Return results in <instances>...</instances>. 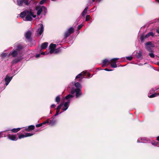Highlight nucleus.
I'll return each instance as SVG.
<instances>
[{"mask_svg":"<svg viewBox=\"0 0 159 159\" xmlns=\"http://www.w3.org/2000/svg\"><path fill=\"white\" fill-rule=\"evenodd\" d=\"M86 71H83L82 72L79 74L78 75L76 76L75 78L77 79L80 78L82 75L83 73L84 74H86Z\"/></svg>","mask_w":159,"mask_h":159,"instance_id":"nucleus-21","label":"nucleus"},{"mask_svg":"<svg viewBox=\"0 0 159 159\" xmlns=\"http://www.w3.org/2000/svg\"><path fill=\"white\" fill-rule=\"evenodd\" d=\"M23 3H24L25 5H28L30 3V2L29 0H23Z\"/></svg>","mask_w":159,"mask_h":159,"instance_id":"nucleus-25","label":"nucleus"},{"mask_svg":"<svg viewBox=\"0 0 159 159\" xmlns=\"http://www.w3.org/2000/svg\"><path fill=\"white\" fill-rule=\"evenodd\" d=\"M60 98L59 96H57V97L56 98L55 101H56L58 103L60 102Z\"/></svg>","mask_w":159,"mask_h":159,"instance_id":"nucleus-29","label":"nucleus"},{"mask_svg":"<svg viewBox=\"0 0 159 159\" xmlns=\"http://www.w3.org/2000/svg\"><path fill=\"white\" fill-rule=\"evenodd\" d=\"M148 141V139L143 138H139L137 140L138 142L139 143H142V142H145L146 141Z\"/></svg>","mask_w":159,"mask_h":159,"instance_id":"nucleus-13","label":"nucleus"},{"mask_svg":"<svg viewBox=\"0 0 159 159\" xmlns=\"http://www.w3.org/2000/svg\"><path fill=\"white\" fill-rule=\"evenodd\" d=\"M48 43L47 42H44L42 44L41 46V48L42 49H45L48 46Z\"/></svg>","mask_w":159,"mask_h":159,"instance_id":"nucleus-15","label":"nucleus"},{"mask_svg":"<svg viewBox=\"0 0 159 159\" xmlns=\"http://www.w3.org/2000/svg\"><path fill=\"white\" fill-rule=\"evenodd\" d=\"M1 135V133H0V135Z\"/></svg>","mask_w":159,"mask_h":159,"instance_id":"nucleus-57","label":"nucleus"},{"mask_svg":"<svg viewBox=\"0 0 159 159\" xmlns=\"http://www.w3.org/2000/svg\"><path fill=\"white\" fill-rule=\"evenodd\" d=\"M47 0H42L39 2L40 4H43Z\"/></svg>","mask_w":159,"mask_h":159,"instance_id":"nucleus-34","label":"nucleus"},{"mask_svg":"<svg viewBox=\"0 0 159 159\" xmlns=\"http://www.w3.org/2000/svg\"><path fill=\"white\" fill-rule=\"evenodd\" d=\"M18 138L16 135H11V140L15 141L17 140Z\"/></svg>","mask_w":159,"mask_h":159,"instance_id":"nucleus-18","label":"nucleus"},{"mask_svg":"<svg viewBox=\"0 0 159 159\" xmlns=\"http://www.w3.org/2000/svg\"><path fill=\"white\" fill-rule=\"evenodd\" d=\"M49 123V120H47L46 121H44L42 123H40V124H37V125L36 126L37 127H39L43 125V124H45L46 123Z\"/></svg>","mask_w":159,"mask_h":159,"instance_id":"nucleus-16","label":"nucleus"},{"mask_svg":"<svg viewBox=\"0 0 159 159\" xmlns=\"http://www.w3.org/2000/svg\"><path fill=\"white\" fill-rule=\"evenodd\" d=\"M35 10L37 11V15H39L42 12L45 15L47 12L46 8L44 6H37L35 7Z\"/></svg>","mask_w":159,"mask_h":159,"instance_id":"nucleus-5","label":"nucleus"},{"mask_svg":"<svg viewBox=\"0 0 159 159\" xmlns=\"http://www.w3.org/2000/svg\"><path fill=\"white\" fill-rule=\"evenodd\" d=\"M83 26V25H79L77 27V29L78 30H80Z\"/></svg>","mask_w":159,"mask_h":159,"instance_id":"nucleus-36","label":"nucleus"},{"mask_svg":"<svg viewBox=\"0 0 159 159\" xmlns=\"http://www.w3.org/2000/svg\"><path fill=\"white\" fill-rule=\"evenodd\" d=\"M95 0H92L93 2H94Z\"/></svg>","mask_w":159,"mask_h":159,"instance_id":"nucleus-55","label":"nucleus"},{"mask_svg":"<svg viewBox=\"0 0 159 159\" xmlns=\"http://www.w3.org/2000/svg\"><path fill=\"white\" fill-rule=\"evenodd\" d=\"M154 34L152 32H150L148 33L145 36L144 34H143L141 35L140 39L142 42H143L145 38H148L150 36L153 37Z\"/></svg>","mask_w":159,"mask_h":159,"instance_id":"nucleus-7","label":"nucleus"},{"mask_svg":"<svg viewBox=\"0 0 159 159\" xmlns=\"http://www.w3.org/2000/svg\"><path fill=\"white\" fill-rule=\"evenodd\" d=\"M31 34V32L30 31H27L25 34V36L26 39H29L30 38Z\"/></svg>","mask_w":159,"mask_h":159,"instance_id":"nucleus-14","label":"nucleus"},{"mask_svg":"<svg viewBox=\"0 0 159 159\" xmlns=\"http://www.w3.org/2000/svg\"><path fill=\"white\" fill-rule=\"evenodd\" d=\"M20 16L22 18L25 16V18H24V20L31 21L32 20V17L35 18L36 15H34L31 9H29L24 11L21 13Z\"/></svg>","mask_w":159,"mask_h":159,"instance_id":"nucleus-2","label":"nucleus"},{"mask_svg":"<svg viewBox=\"0 0 159 159\" xmlns=\"http://www.w3.org/2000/svg\"><path fill=\"white\" fill-rule=\"evenodd\" d=\"M40 29L39 32V34L40 35L43 33V26L42 24L40 25Z\"/></svg>","mask_w":159,"mask_h":159,"instance_id":"nucleus-17","label":"nucleus"},{"mask_svg":"<svg viewBox=\"0 0 159 159\" xmlns=\"http://www.w3.org/2000/svg\"><path fill=\"white\" fill-rule=\"evenodd\" d=\"M56 46L55 44L51 43L49 46L50 53L51 54L53 53L57 54L60 52V48L55 49Z\"/></svg>","mask_w":159,"mask_h":159,"instance_id":"nucleus-6","label":"nucleus"},{"mask_svg":"<svg viewBox=\"0 0 159 159\" xmlns=\"http://www.w3.org/2000/svg\"><path fill=\"white\" fill-rule=\"evenodd\" d=\"M40 54H41V55H45V54H47V53L46 52H42Z\"/></svg>","mask_w":159,"mask_h":159,"instance_id":"nucleus-42","label":"nucleus"},{"mask_svg":"<svg viewBox=\"0 0 159 159\" xmlns=\"http://www.w3.org/2000/svg\"><path fill=\"white\" fill-rule=\"evenodd\" d=\"M87 12L86 11L84 10L82 13V16H84L86 14Z\"/></svg>","mask_w":159,"mask_h":159,"instance_id":"nucleus-35","label":"nucleus"},{"mask_svg":"<svg viewBox=\"0 0 159 159\" xmlns=\"http://www.w3.org/2000/svg\"><path fill=\"white\" fill-rule=\"evenodd\" d=\"M25 130L26 131H29V132L30 131V129L29 126L28 127L25 128Z\"/></svg>","mask_w":159,"mask_h":159,"instance_id":"nucleus-37","label":"nucleus"},{"mask_svg":"<svg viewBox=\"0 0 159 159\" xmlns=\"http://www.w3.org/2000/svg\"><path fill=\"white\" fill-rule=\"evenodd\" d=\"M8 138L10 139V134H9L8 135Z\"/></svg>","mask_w":159,"mask_h":159,"instance_id":"nucleus-51","label":"nucleus"},{"mask_svg":"<svg viewBox=\"0 0 159 159\" xmlns=\"http://www.w3.org/2000/svg\"><path fill=\"white\" fill-rule=\"evenodd\" d=\"M105 70L107 71H111L113 70H109L107 68H105L104 69Z\"/></svg>","mask_w":159,"mask_h":159,"instance_id":"nucleus-40","label":"nucleus"},{"mask_svg":"<svg viewBox=\"0 0 159 159\" xmlns=\"http://www.w3.org/2000/svg\"><path fill=\"white\" fill-rule=\"evenodd\" d=\"M56 123V121L55 120H51L49 122V123H49V125H50L51 126H52L54 125Z\"/></svg>","mask_w":159,"mask_h":159,"instance_id":"nucleus-22","label":"nucleus"},{"mask_svg":"<svg viewBox=\"0 0 159 159\" xmlns=\"http://www.w3.org/2000/svg\"><path fill=\"white\" fill-rule=\"evenodd\" d=\"M157 64L159 66V62H157Z\"/></svg>","mask_w":159,"mask_h":159,"instance_id":"nucleus-53","label":"nucleus"},{"mask_svg":"<svg viewBox=\"0 0 159 159\" xmlns=\"http://www.w3.org/2000/svg\"><path fill=\"white\" fill-rule=\"evenodd\" d=\"M154 47V45L150 42H148L146 43V48L149 52L152 51V48Z\"/></svg>","mask_w":159,"mask_h":159,"instance_id":"nucleus-8","label":"nucleus"},{"mask_svg":"<svg viewBox=\"0 0 159 159\" xmlns=\"http://www.w3.org/2000/svg\"><path fill=\"white\" fill-rule=\"evenodd\" d=\"M110 61L107 59H105L102 61L103 66H108L110 64Z\"/></svg>","mask_w":159,"mask_h":159,"instance_id":"nucleus-11","label":"nucleus"},{"mask_svg":"<svg viewBox=\"0 0 159 159\" xmlns=\"http://www.w3.org/2000/svg\"><path fill=\"white\" fill-rule=\"evenodd\" d=\"M152 144L153 145H156L157 144V143H152Z\"/></svg>","mask_w":159,"mask_h":159,"instance_id":"nucleus-48","label":"nucleus"},{"mask_svg":"<svg viewBox=\"0 0 159 159\" xmlns=\"http://www.w3.org/2000/svg\"><path fill=\"white\" fill-rule=\"evenodd\" d=\"M4 81L6 85H8L10 82V76L7 75L4 79Z\"/></svg>","mask_w":159,"mask_h":159,"instance_id":"nucleus-12","label":"nucleus"},{"mask_svg":"<svg viewBox=\"0 0 159 159\" xmlns=\"http://www.w3.org/2000/svg\"><path fill=\"white\" fill-rule=\"evenodd\" d=\"M17 3L19 6H21L23 3V0H17Z\"/></svg>","mask_w":159,"mask_h":159,"instance_id":"nucleus-20","label":"nucleus"},{"mask_svg":"<svg viewBox=\"0 0 159 159\" xmlns=\"http://www.w3.org/2000/svg\"><path fill=\"white\" fill-rule=\"evenodd\" d=\"M142 52L141 51H139V53H137L136 57L138 58H141L142 57Z\"/></svg>","mask_w":159,"mask_h":159,"instance_id":"nucleus-23","label":"nucleus"},{"mask_svg":"<svg viewBox=\"0 0 159 159\" xmlns=\"http://www.w3.org/2000/svg\"><path fill=\"white\" fill-rule=\"evenodd\" d=\"M157 33L159 34V30H157Z\"/></svg>","mask_w":159,"mask_h":159,"instance_id":"nucleus-52","label":"nucleus"},{"mask_svg":"<svg viewBox=\"0 0 159 159\" xmlns=\"http://www.w3.org/2000/svg\"><path fill=\"white\" fill-rule=\"evenodd\" d=\"M40 55H41L40 54H38L37 55H36V57H39V56H40Z\"/></svg>","mask_w":159,"mask_h":159,"instance_id":"nucleus-47","label":"nucleus"},{"mask_svg":"<svg viewBox=\"0 0 159 159\" xmlns=\"http://www.w3.org/2000/svg\"><path fill=\"white\" fill-rule=\"evenodd\" d=\"M60 110H57L56 114L55 115V116H56L59 114V111Z\"/></svg>","mask_w":159,"mask_h":159,"instance_id":"nucleus-39","label":"nucleus"},{"mask_svg":"<svg viewBox=\"0 0 159 159\" xmlns=\"http://www.w3.org/2000/svg\"><path fill=\"white\" fill-rule=\"evenodd\" d=\"M70 34L69 33L68 31H66L65 33V37L66 38L68 37Z\"/></svg>","mask_w":159,"mask_h":159,"instance_id":"nucleus-27","label":"nucleus"},{"mask_svg":"<svg viewBox=\"0 0 159 159\" xmlns=\"http://www.w3.org/2000/svg\"><path fill=\"white\" fill-rule=\"evenodd\" d=\"M23 48V47L22 45H18L17 46L16 50L13 51L12 52L11 55L12 56L14 57H16V58L13 61V63H16L23 59V56L24 53L21 51Z\"/></svg>","mask_w":159,"mask_h":159,"instance_id":"nucleus-1","label":"nucleus"},{"mask_svg":"<svg viewBox=\"0 0 159 159\" xmlns=\"http://www.w3.org/2000/svg\"><path fill=\"white\" fill-rule=\"evenodd\" d=\"M33 134L31 133H26L25 134H22L19 135L18 138L19 139H21L25 137L31 136L33 135Z\"/></svg>","mask_w":159,"mask_h":159,"instance_id":"nucleus-10","label":"nucleus"},{"mask_svg":"<svg viewBox=\"0 0 159 159\" xmlns=\"http://www.w3.org/2000/svg\"><path fill=\"white\" fill-rule=\"evenodd\" d=\"M96 9L94 7V8L92 9H91V10L92 11H94L96 10Z\"/></svg>","mask_w":159,"mask_h":159,"instance_id":"nucleus-46","label":"nucleus"},{"mask_svg":"<svg viewBox=\"0 0 159 159\" xmlns=\"http://www.w3.org/2000/svg\"><path fill=\"white\" fill-rule=\"evenodd\" d=\"M74 31V29L72 27H71L68 30V31L69 33L70 34L73 33Z\"/></svg>","mask_w":159,"mask_h":159,"instance_id":"nucleus-24","label":"nucleus"},{"mask_svg":"<svg viewBox=\"0 0 159 159\" xmlns=\"http://www.w3.org/2000/svg\"><path fill=\"white\" fill-rule=\"evenodd\" d=\"M119 59V58H116L112 59L110 61L111 66L113 68H116L117 66L116 64V61Z\"/></svg>","mask_w":159,"mask_h":159,"instance_id":"nucleus-9","label":"nucleus"},{"mask_svg":"<svg viewBox=\"0 0 159 159\" xmlns=\"http://www.w3.org/2000/svg\"><path fill=\"white\" fill-rule=\"evenodd\" d=\"M1 55L2 57H5L7 55V54L6 53H3Z\"/></svg>","mask_w":159,"mask_h":159,"instance_id":"nucleus-38","label":"nucleus"},{"mask_svg":"<svg viewBox=\"0 0 159 159\" xmlns=\"http://www.w3.org/2000/svg\"><path fill=\"white\" fill-rule=\"evenodd\" d=\"M159 95V93H158V94L154 93V94L151 95H148V97L149 98H153L155 97H156L157 96V95Z\"/></svg>","mask_w":159,"mask_h":159,"instance_id":"nucleus-26","label":"nucleus"},{"mask_svg":"<svg viewBox=\"0 0 159 159\" xmlns=\"http://www.w3.org/2000/svg\"><path fill=\"white\" fill-rule=\"evenodd\" d=\"M157 140L159 141V136H158V137H157Z\"/></svg>","mask_w":159,"mask_h":159,"instance_id":"nucleus-50","label":"nucleus"},{"mask_svg":"<svg viewBox=\"0 0 159 159\" xmlns=\"http://www.w3.org/2000/svg\"><path fill=\"white\" fill-rule=\"evenodd\" d=\"M88 76L89 77H90V74H89V73L88 75Z\"/></svg>","mask_w":159,"mask_h":159,"instance_id":"nucleus-49","label":"nucleus"},{"mask_svg":"<svg viewBox=\"0 0 159 159\" xmlns=\"http://www.w3.org/2000/svg\"><path fill=\"white\" fill-rule=\"evenodd\" d=\"M157 1L159 2V0H156Z\"/></svg>","mask_w":159,"mask_h":159,"instance_id":"nucleus-54","label":"nucleus"},{"mask_svg":"<svg viewBox=\"0 0 159 159\" xmlns=\"http://www.w3.org/2000/svg\"><path fill=\"white\" fill-rule=\"evenodd\" d=\"M126 59L130 61V60H132V59H133V57L132 56H130L129 57H126Z\"/></svg>","mask_w":159,"mask_h":159,"instance_id":"nucleus-31","label":"nucleus"},{"mask_svg":"<svg viewBox=\"0 0 159 159\" xmlns=\"http://www.w3.org/2000/svg\"><path fill=\"white\" fill-rule=\"evenodd\" d=\"M88 7H86L84 9V10L85 11H86L87 12V10H88Z\"/></svg>","mask_w":159,"mask_h":159,"instance_id":"nucleus-44","label":"nucleus"},{"mask_svg":"<svg viewBox=\"0 0 159 159\" xmlns=\"http://www.w3.org/2000/svg\"><path fill=\"white\" fill-rule=\"evenodd\" d=\"M55 106H56V105L55 104H53L51 105V108H54L55 107Z\"/></svg>","mask_w":159,"mask_h":159,"instance_id":"nucleus-41","label":"nucleus"},{"mask_svg":"<svg viewBox=\"0 0 159 159\" xmlns=\"http://www.w3.org/2000/svg\"><path fill=\"white\" fill-rule=\"evenodd\" d=\"M88 7H86L84 9V10L85 11H86L87 12V10H88Z\"/></svg>","mask_w":159,"mask_h":159,"instance_id":"nucleus-43","label":"nucleus"},{"mask_svg":"<svg viewBox=\"0 0 159 159\" xmlns=\"http://www.w3.org/2000/svg\"><path fill=\"white\" fill-rule=\"evenodd\" d=\"M20 129L21 128H14L11 129V131L12 132L16 133L19 131Z\"/></svg>","mask_w":159,"mask_h":159,"instance_id":"nucleus-19","label":"nucleus"},{"mask_svg":"<svg viewBox=\"0 0 159 159\" xmlns=\"http://www.w3.org/2000/svg\"><path fill=\"white\" fill-rule=\"evenodd\" d=\"M11 78H12V77H11V78H10L11 80Z\"/></svg>","mask_w":159,"mask_h":159,"instance_id":"nucleus-56","label":"nucleus"},{"mask_svg":"<svg viewBox=\"0 0 159 159\" xmlns=\"http://www.w3.org/2000/svg\"><path fill=\"white\" fill-rule=\"evenodd\" d=\"M88 7H86L84 9V10L85 11H86L87 12V10H88Z\"/></svg>","mask_w":159,"mask_h":159,"instance_id":"nucleus-45","label":"nucleus"},{"mask_svg":"<svg viewBox=\"0 0 159 159\" xmlns=\"http://www.w3.org/2000/svg\"><path fill=\"white\" fill-rule=\"evenodd\" d=\"M29 128H30V131H31L32 130H33L34 129L35 127L34 125H31L29 126Z\"/></svg>","mask_w":159,"mask_h":159,"instance_id":"nucleus-30","label":"nucleus"},{"mask_svg":"<svg viewBox=\"0 0 159 159\" xmlns=\"http://www.w3.org/2000/svg\"><path fill=\"white\" fill-rule=\"evenodd\" d=\"M63 103H61L60 105H59L58 107H57V110H60V109L61 108L62 106L63 105Z\"/></svg>","mask_w":159,"mask_h":159,"instance_id":"nucleus-28","label":"nucleus"},{"mask_svg":"<svg viewBox=\"0 0 159 159\" xmlns=\"http://www.w3.org/2000/svg\"><path fill=\"white\" fill-rule=\"evenodd\" d=\"M73 97V96L69 94L64 98V101H65L66 100H67V101L65 102L63 105H64V107L62 109L64 111H66L68 109L69 106V104L70 101V99Z\"/></svg>","mask_w":159,"mask_h":159,"instance_id":"nucleus-4","label":"nucleus"},{"mask_svg":"<svg viewBox=\"0 0 159 159\" xmlns=\"http://www.w3.org/2000/svg\"><path fill=\"white\" fill-rule=\"evenodd\" d=\"M149 55L150 56V57L152 58H154V54L152 53H149Z\"/></svg>","mask_w":159,"mask_h":159,"instance_id":"nucleus-33","label":"nucleus"},{"mask_svg":"<svg viewBox=\"0 0 159 159\" xmlns=\"http://www.w3.org/2000/svg\"><path fill=\"white\" fill-rule=\"evenodd\" d=\"M75 85L77 89H72L71 91V93L72 94H73L75 92H76V97H78L81 94L80 89H81L82 87L81 86L79 82H77L75 83Z\"/></svg>","mask_w":159,"mask_h":159,"instance_id":"nucleus-3","label":"nucleus"},{"mask_svg":"<svg viewBox=\"0 0 159 159\" xmlns=\"http://www.w3.org/2000/svg\"><path fill=\"white\" fill-rule=\"evenodd\" d=\"M90 17L89 15H87L86 17V21H88L90 19Z\"/></svg>","mask_w":159,"mask_h":159,"instance_id":"nucleus-32","label":"nucleus"}]
</instances>
